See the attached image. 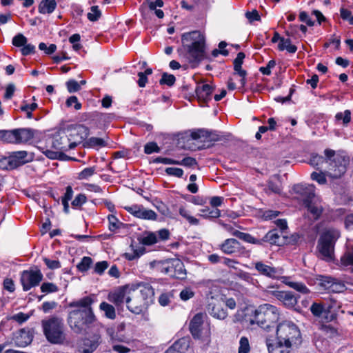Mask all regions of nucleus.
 <instances>
[{
    "label": "nucleus",
    "mask_w": 353,
    "mask_h": 353,
    "mask_svg": "<svg viewBox=\"0 0 353 353\" xmlns=\"http://www.w3.org/2000/svg\"><path fill=\"white\" fill-rule=\"evenodd\" d=\"M93 300L85 296L79 300L70 302L69 307L72 308L68 315L67 322L70 329L77 334H82L96 321L92 304Z\"/></svg>",
    "instance_id": "1"
},
{
    "label": "nucleus",
    "mask_w": 353,
    "mask_h": 353,
    "mask_svg": "<svg viewBox=\"0 0 353 353\" xmlns=\"http://www.w3.org/2000/svg\"><path fill=\"white\" fill-rule=\"evenodd\" d=\"M154 300V290L150 284L143 282L131 284L127 308L132 313L139 314L147 310Z\"/></svg>",
    "instance_id": "2"
},
{
    "label": "nucleus",
    "mask_w": 353,
    "mask_h": 353,
    "mask_svg": "<svg viewBox=\"0 0 353 353\" xmlns=\"http://www.w3.org/2000/svg\"><path fill=\"white\" fill-rule=\"evenodd\" d=\"M43 332L47 341L54 345H63L67 341L64 321L61 317L51 316L42 320Z\"/></svg>",
    "instance_id": "3"
},
{
    "label": "nucleus",
    "mask_w": 353,
    "mask_h": 353,
    "mask_svg": "<svg viewBox=\"0 0 353 353\" xmlns=\"http://www.w3.org/2000/svg\"><path fill=\"white\" fill-rule=\"evenodd\" d=\"M181 39L190 62H199L205 58V37L200 32L183 34Z\"/></svg>",
    "instance_id": "4"
},
{
    "label": "nucleus",
    "mask_w": 353,
    "mask_h": 353,
    "mask_svg": "<svg viewBox=\"0 0 353 353\" xmlns=\"http://www.w3.org/2000/svg\"><path fill=\"white\" fill-rule=\"evenodd\" d=\"M279 316V310L276 306L268 303L262 304L254 311L250 324H256L261 328L268 330L278 321Z\"/></svg>",
    "instance_id": "5"
},
{
    "label": "nucleus",
    "mask_w": 353,
    "mask_h": 353,
    "mask_svg": "<svg viewBox=\"0 0 353 353\" xmlns=\"http://www.w3.org/2000/svg\"><path fill=\"white\" fill-rule=\"evenodd\" d=\"M279 341L286 345L297 346L301 343V335L298 327L292 322L285 321L280 323L276 329Z\"/></svg>",
    "instance_id": "6"
},
{
    "label": "nucleus",
    "mask_w": 353,
    "mask_h": 353,
    "mask_svg": "<svg viewBox=\"0 0 353 353\" xmlns=\"http://www.w3.org/2000/svg\"><path fill=\"white\" fill-rule=\"evenodd\" d=\"M340 237L339 230L333 228L326 230L321 236L319 241V250L326 261H331L333 258L334 245Z\"/></svg>",
    "instance_id": "7"
},
{
    "label": "nucleus",
    "mask_w": 353,
    "mask_h": 353,
    "mask_svg": "<svg viewBox=\"0 0 353 353\" xmlns=\"http://www.w3.org/2000/svg\"><path fill=\"white\" fill-rule=\"evenodd\" d=\"M34 130L30 128H17L0 130V141L14 144L24 143L34 137Z\"/></svg>",
    "instance_id": "8"
},
{
    "label": "nucleus",
    "mask_w": 353,
    "mask_h": 353,
    "mask_svg": "<svg viewBox=\"0 0 353 353\" xmlns=\"http://www.w3.org/2000/svg\"><path fill=\"white\" fill-rule=\"evenodd\" d=\"M158 270L169 276L177 279L186 277V270L183 263L179 259H170L157 263Z\"/></svg>",
    "instance_id": "9"
},
{
    "label": "nucleus",
    "mask_w": 353,
    "mask_h": 353,
    "mask_svg": "<svg viewBox=\"0 0 353 353\" xmlns=\"http://www.w3.org/2000/svg\"><path fill=\"white\" fill-rule=\"evenodd\" d=\"M233 234L239 239L252 244L262 245L264 242H267L272 245H280L282 243L281 241V236L276 229L269 231L261 239H255L251 234L240 231L234 232Z\"/></svg>",
    "instance_id": "10"
},
{
    "label": "nucleus",
    "mask_w": 353,
    "mask_h": 353,
    "mask_svg": "<svg viewBox=\"0 0 353 353\" xmlns=\"http://www.w3.org/2000/svg\"><path fill=\"white\" fill-rule=\"evenodd\" d=\"M348 163V158L337 154L330 162L329 176L334 179L341 177L346 172Z\"/></svg>",
    "instance_id": "11"
},
{
    "label": "nucleus",
    "mask_w": 353,
    "mask_h": 353,
    "mask_svg": "<svg viewBox=\"0 0 353 353\" xmlns=\"http://www.w3.org/2000/svg\"><path fill=\"white\" fill-rule=\"evenodd\" d=\"M43 279V274L39 270H25L21 273V282L25 291L38 285Z\"/></svg>",
    "instance_id": "12"
},
{
    "label": "nucleus",
    "mask_w": 353,
    "mask_h": 353,
    "mask_svg": "<svg viewBox=\"0 0 353 353\" xmlns=\"http://www.w3.org/2000/svg\"><path fill=\"white\" fill-rule=\"evenodd\" d=\"M65 133L74 149L88 137L89 129L85 125H79L68 129Z\"/></svg>",
    "instance_id": "13"
},
{
    "label": "nucleus",
    "mask_w": 353,
    "mask_h": 353,
    "mask_svg": "<svg viewBox=\"0 0 353 353\" xmlns=\"http://www.w3.org/2000/svg\"><path fill=\"white\" fill-rule=\"evenodd\" d=\"M268 293L289 309L294 308L298 303V297L290 291L270 290Z\"/></svg>",
    "instance_id": "14"
},
{
    "label": "nucleus",
    "mask_w": 353,
    "mask_h": 353,
    "mask_svg": "<svg viewBox=\"0 0 353 353\" xmlns=\"http://www.w3.org/2000/svg\"><path fill=\"white\" fill-rule=\"evenodd\" d=\"M134 216L145 220L154 221L157 219V213L152 210L146 209L141 205H132L124 208Z\"/></svg>",
    "instance_id": "15"
},
{
    "label": "nucleus",
    "mask_w": 353,
    "mask_h": 353,
    "mask_svg": "<svg viewBox=\"0 0 353 353\" xmlns=\"http://www.w3.org/2000/svg\"><path fill=\"white\" fill-rule=\"evenodd\" d=\"M131 285H125L116 289L108 294V300L117 306H121L124 302L127 304V298L130 293Z\"/></svg>",
    "instance_id": "16"
},
{
    "label": "nucleus",
    "mask_w": 353,
    "mask_h": 353,
    "mask_svg": "<svg viewBox=\"0 0 353 353\" xmlns=\"http://www.w3.org/2000/svg\"><path fill=\"white\" fill-rule=\"evenodd\" d=\"M208 313L219 320H224L228 316L227 311L223 308L220 299L211 297L207 306Z\"/></svg>",
    "instance_id": "17"
},
{
    "label": "nucleus",
    "mask_w": 353,
    "mask_h": 353,
    "mask_svg": "<svg viewBox=\"0 0 353 353\" xmlns=\"http://www.w3.org/2000/svg\"><path fill=\"white\" fill-rule=\"evenodd\" d=\"M208 318L205 313H198L194 316L190 322V331L194 339L201 336L203 326L205 320Z\"/></svg>",
    "instance_id": "18"
},
{
    "label": "nucleus",
    "mask_w": 353,
    "mask_h": 353,
    "mask_svg": "<svg viewBox=\"0 0 353 353\" xmlns=\"http://www.w3.org/2000/svg\"><path fill=\"white\" fill-rule=\"evenodd\" d=\"M65 132H60L54 135L52 139V147L59 152L68 151L73 149Z\"/></svg>",
    "instance_id": "19"
},
{
    "label": "nucleus",
    "mask_w": 353,
    "mask_h": 353,
    "mask_svg": "<svg viewBox=\"0 0 353 353\" xmlns=\"http://www.w3.org/2000/svg\"><path fill=\"white\" fill-rule=\"evenodd\" d=\"M221 250L226 254L240 253L242 249L241 243L235 239H228L220 245Z\"/></svg>",
    "instance_id": "20"
},
{
    "label": "nucleus",
    "mask_w": 353,
    "mask_h": 353,
    "mask_svg": "<svg viewBox=\"0 0 353 353\" xmlns=\"http://www.w3.org/2000/svg\"><path fill=\"white\" fill-rule=\"evenodd\" d=\"M321 281V284L332 292L340 293L346 289L345 284L342 281L334 278L324 277Z\"/></svg>",
    "instance_id": "21"
},
{
    "label": "nucleus",
    "mask_w": 353,
    "mask_h": 353,
    "mask_svg": "<svg viewBox=\"0 0 353 353\" xmlns=\"http://www.w3.org/2000/svg\"><path fill=\"white\" fill-rule=\"evenodd\" d=\"M296 193L301 194L303 197V204L305 201L310 202L316 201L315 198V187L314 185H296L294 187Z\"/></svg>",
    "instance_id": "22"
},
{
    "label": "nucleus",
    "mask_w": 353,
    "mask_h": 353,
    "mask_svg": "<svg viewBox=\"0 0 353 353\" xmlns=\"http://www.w3.org/2000/svg\"><path fill=\"white\" fill-rule=\"evenodd\" d=\"M303 205L307 209V212L311 214L314 220L319 219L323 211L322 205L317 200L312 202L306 201Z\"/></svg>",
    "instance_id": "23"
},
{
    "label": "nucleus",
    "mask_w": 353,
    "mask_h": 353,
    "mask_svg": "<svg viewBox=\"0 0 353 353\" xmlns=\"http://www.w3.org/2000/svg\"><path fill=\"white\" fill-rule=\"evenodd\" d=\"M256 271L261 275L274 279L276 277L278 271L276 268L263 263L262 261L254 263Z\"/></svg>",
    "instance_id": "24"
},
{
    "label": "nucleus",
    "mask_w": 353,
    "mask_h": 353,
    "mask_svg": "<svg viewBox=\"0 0 353 353\" xmlns=\"http://www.w3.org/2000/svg\"><path fill=\"white\" fill-rule=\"evenodd\" d=\"M214 90V88L209 84H203L197 85L195 92L199 101L207 102L210 99Z\"/></svg>",
    "instance_id": "25"
},
{
    "label": "nucleus",
    "mask_w": 353,
    "mask_h": 353,
    "mask_svg": "<svg viewBox=\"0 0 353 353\" xmlns=\"http://www.w3.org/2000/svg\"><path fill=\"white\" fill-rule=\"evenodd\" d=\"M272 342V339H266V345L270 353H290L289 349L292 347L291 345H286L279 341L275 343Z\"/></svg>",
    "instance_id": "26"
},
{
    "label": "nucleus",
    "mask_w": 353,
    "mask_h": 353,
    "mask_svg": "<svg viewBox=\"0 0 353 353\" xmlns=\"http://www.w3.org/2000/svg\"><path fill=\"white\" fill-rule=\"evenodd\" d=\"M32 336L29 332L21 330L14 339V343L18 347H26L31 343Z\"/></svg>",
    "instance_id": "27"
},
{
    "label": "nucleus",
    "mask_w": 353,
    "mask_h": 353,
    "mask_svg": "<svg viewBox=\"0 0 353 353\" xmlns=\"http://www.w3.org/2000/svg\"><path fill=\"white\" fill-rule=\"evenodd\" d=\"M281 281L283 283L287 285L290 288L295 290L296 291L306 294L310 293V290L307 288V286L301 282L291 281H290V278L287 276H282L281 278Z\"/></svg>",
    "instance_id": "28"
},
{
    "label": "nucleus",
    "mask_w": 353,
    "mask_h": 353,
    "mask_svg": "<svg viewBox=\"0 0 353 353\" xmlns=\"http://www.w3.org/2000/svg\"><path fill=\"white\" fill-rule=\"evenodd\" d=\"M28 152L24 150L13 152L10 156L11 161H14L16 164L14 165V168L19 167L29 161V159H27ZM31 159H30V161Z\"/></svg>",
    "instance_id": "29"
},
{
    "label": "nucleus",
    "mask_w": 353,
    "mask_h": 353,
    "mask_svg": "<svg viewBox=\"0 0 353 353\" xmlns=\"http://www.w3.org/2000/svg\"><path fill=\"white\" fill-rule=\"evenodd\" d=\"M188 347L185 339H181L176 341L174 344L170 346L165 353H185Z\"/></svg>",
    "instance_id": "30"
},
{
    "label": "nucleus",
    "mask_w": 353,
    "mask_h": 353,
    "mask_svg": "<svg viewBox=\"0 0 353 353\" xmlns=\"http://www.w3.org/2000/svg\"><path fill=\"white\" fill-rule=\"evenodd\" d=\"M57 7L55 0H41L39 5V12L41 14H50Z\"/></svg>",
    "instance_id": "31"
},
{
    "label": "nucleus",
    "mask_w": 353,
    "mask_h": 353,
    "mask_svg": "<svg viewBox=\"0 0 353 353\" xmlns=\"http://www.w3.org/2000/svg\"><path fill=\"white\" fill-rule=\"evenodd\" d=\"M278 49L280 51L286 50L288 52L293 54L296 52L297 47L292 44L290 39L283 37L282 39H281V42L279 43Z\"/></svg>",
    "instance_id": "32"
},
{
    "label": "nucleus",
    "mask_w": 353,
    "mask_h": 353,
    "mask_svg": "<svg viewBox=\"0 0 353 353\" xmlns=\"http://www.w3.org/2000/svg\"><path fill=\"white\" fill-rule=\"evenodd\" d=\"M42 153L44 154L48 158L50 159H61V160H68L72 159V158L68 157L65 155L63 152L52 151L49 149H42Z\"/></svg>",
    "instance_id": "33"
},
{
    "label": "nucleus",
    "mask_w": 353,
    "mask_h": 353,
    "mask_svg": "<svg viewBox=\"0 0 353 353\" xmlns=\"http://www.w3.org/2000/svg\"><path fill=\"white\" fill-rule=\"evenodd\" d=\"M99 309L104 312L105 317L110 319H114L116 318V311L114 306L106 303L102 302L99 305Z\"/></svg>",
    "instance_id": "34"
},
{
    "label": "nucleus",
    "mask_w": 353,
    "mask_h": 353,
    "mask_svg": "<svg viewBox=\"0 0 353 353\" xmlns=\"http://www.w3.org/2000/svg\"><path fill=\"white\" fill-rule=\"evenodd\" d=\"M200 212V215L205 219L218 218L221 216V211L217 208L210 209L209 207H205L201 209Z\"/></svg>",
    "instance_id": "35"
},
{
    "label": "nucleus",
    "mask_w": 353,
    "mask_h": 353,
    "mask_svg": "<svg viewBox=\"0 0 353 353\" xmlns=\"http://www.w3.org/2000/svg\"><path fill=\"white\" fill-rule=\"evenodd\" d=\"M179 214L185 219L190 225H198L199 224V220L192 216L189 210L185 209L184 207H180L179 209Z\"/></svg>",
    "instance_id": "36"
},
{
    "label": "nucleus",
    "mask_w": 353,
    "mask_h": 353,
    "mask_svg": "<svg viewBox=\"0 0 353 353\" xmlns=\"http://www.w3.org/2000/svg\"><path fill=\"white\" fill-rule=\"evenodd\" d=\"M268 188L272 192L279 194L281 192V184L279 177L274 176L270 179L268 183Z\"/></svg>",
    "instance_id": "37"
},
{
    "label": "nucleus",
    "mask_w": 353,
    "mask_h": 353,
    "mask_svg": "<svg viewBox=\"0 0 353 353\" xmlns=\"http://www.w3.org/2000/svg\"><path fill=\"white\" fill-rule=\"evenodd\" d=\"M85 144L90 148H102L106 145V142L101 138L99 137H90L88 139Z\"/></svg>",
    "instance_id": "38"
},
{
    "label": "nucleus",
    "mask_w": 353,
    "mask_h": 353,
    "mask_svg": "<svg viewBox=\"0 0 353 353\" xmlns=\"http://www.w3.org/2000/svg\"><path fill=\"white\" fill-rule=\"evenodd\" d=\"M92 263V259L89 256H84L82 258L80 263L77 265L79 271L81 272H86L90 268Z\"/></svg>",
    "instance_id": "39"
},
{
    "label": "nucleus",
    "mask_w": 353,
    "mask_h": 353,
    "mask_svg": "<svg viewBox=\"0 0 353 353\" xmlns=\"http://www.w3.org/2000/svg\"><path fill=\"white\" fill-rule=\"evenodd\" d=\"M95 173L96 168L94 166L85 168L78 174L77 178L79 180H86L94 175Z\"/></svg>",
    "instance_id": "40"
},
{
    "label": "nucleus",
    "mask_w": 353,
    "mask_h": 353,
    "mask_svg": "<svg viewBox=\"0 0 353 353\" xmlns=\"http://www.w3.org/2000/svg\"><path fill=\"white\" fill-rule=\"evenodd\" d=\"M101 16V12L97 6H93L90 8V12L88 13V19L90 21H97Z\"/></svg>",
    "instance_id": "41"
},
{
    "label": "nucleus",
    "mask_w": 353,
    "mask_h": 353,
    "mask_svg": "<svg viewBox=\"0 0 353 353\" xmlns=\"http://www.w3.org/2000/svg\"><path fill=\"white\" fill-rule=\"evenodd\" d=\"M176 81V78L173 74H168L167 72H163L162 74L161 79L159 81L161 85H167L168 86H172L174 84Z\"/></svg>",
    "instance_id": "42"
},
{
    "label": "nucleus",
    "mask_w": 353,
    "mask_h": 353,
    "mask_svg": "<svg viewBox=\"0 0 353 353\" xmlns=\"http://www.w3.org/2000/svg\"><path fill=\"white\" fill-rule=\"evenodd\" d=\"M335 118L337 121L342 120L343 124L344 125H347L351 121V112L349 110H346L343 112H338L336 114Z\"/></svg>",
    "instance_id": "43"
},
{
    "label": "nucleus",
    "mask_w": 353,
    "mask_h": 353,
    "mask_svg": "<svg viewBox=\"0 0 353 353\" xmlns=\"http://www.w3.org/2000/svg\"><path fill=\"white\" fill-rule=\"evenodd\" d=\"M250 351L249 340L245 336H242L239 341L238 353H248Z\"/></svg>",
    "instance_id": "44"
},
{
    "label": "nucleus",
    "mask_w": 353,
    "mask_h": 353,
    "mask_svg": "<svg viewBox=\"0 0 353 353\" xmlns=\"http://www.w3.org/2000/svg\"><path fill=\"white\" fill-rule=\"evenodd\" d=\"M311 312L314 316L320 317L325 312V307L320 303H314L310 307Z\"/></svg>",
    "instance_id": "45"
},
{
    "label": "nucleus",
    "mask_w": 353,
    "mask_h": 353,
    "mask_svg": "<svg viewBox=\"0 0 353 353\" xmlns=\"http://www.w3.org/2000/svg\"><path fill=\"white\" fill-rule=\"evenodd\" d=\"M41 290L42 292L48 294L56 292L59 290V288L55 284L52 283L45 282L43 283L41 285Z\"/></svg>",
    "instance_id": "46"
},
{
    "label": "nucleus",
    "mask_w": 353,
    "mask_h": 353,
    "mask_svg": "<svg viewBox=\"0 0 353 353\" xmlns=\"http://www.w3.org/2000/svg\"><path fill=\"white\" fill-rule=\"evenodd\" d=\"M12 43L16 47H23L27 43V38L23 34L19 33L13 37Z\"/></svg>",
    "instance_id": "47"
},
{
    "label": "nucleus",
    "mask_w": 353,
    "mask_h": 353,
    "mask_svg": "<svg viewBox=\"0 0 353 353\" xmlns=\"http://www.w3.org/2000/svg\"><path fill=\"white\" fill-rule=\"evenodd\" d=\"M15 165L14 161H11L10 157L0 159V169L12 170L14 169Z\"/></svg>",
    "instance_id": "48"
},
{
    "label": "nucleus",
    "mask_w": 353,
    "mask_h": 353,
    "mask_svg": "<svg viewBox=\"0 0 353 353\" xmlns=\"http://www.w3.org/2000/svg\"><path fill=\"white\" fill-rule=\"evenodd\" d=\"M325 161V159L319 154H312L310 159V164L319 169L320 165Z\"/></svg>",
    "instance_id": "49"
},
{
    "label": "nucleus",
    "mask_w": 353,
    "mask_h": 353,
    "mask_svg": "<svg viewBox=\"0 0 353 353\" xmlns=\"http://www.w3.org/2000/svg\"><path fill=\"white\" fill-rule=\"evenodd\" d=\"M241 65H234V70L235 71L234 74H237L241 77L240 83L241 86L243 87L246 82L245 77L247 75V72L242 69Z\"/></svg>",
    "instance_id": "50"
},
{
    "label": "nucleus",
    "mask_w": 353,
    "mask_h": 353,
    "mask_svg": "<svg viewBox=\"0 0 353 353\" xmlns=\"http://www.w3.org/2000/svg\"><path fill=\"white\" fill-rule=\"evenodd\" d=\"M108 219L109 221V229L110 231L114 232L120 228L121 223L119 221L115 216L109 215Z\"/></svg>",
    "instance_id": "51"
},
{
    "label": "nucleus",
    "mask_w": 353,
    "mask_h": 353,
    "mask_svg": "<svg viewBox=\"0 0 353 353\" xmlns=\"http://www.w3.org/2000/svg\"><path fill=\"white\" fill-rule=\"evenodd\" d=\"M141 242L146 245H150L157 242V236L154 233H150L142 238Z\"/></svg>",
    "instance_id": "52"
},
{
    "label": "nucleus",
    "mask_w": 353,
    "mask_h": 353,
    "mask_svg": "<svg viewBox=\"0 0 353 353\" xmlns=\"http://www.w3.org/2000/svg\"><path fill=\"white\" fill-rule=\"evenodd\" d=\"M311 179L313 181H316L321 185L325 184L327 183V179L325 178V174L323 172H314L311 174Z\"/></svg>",
    "instance_id": "53"
},
{
    "label": "nucleus",
    "mask_w": 353,
    "mask_h": 353,
    "mask_svg": "<svg viewBox=\"0 0 353 353\" xmlns=\"http://www.w3.org/2000/svg\"><path fill=\"white\" fill-rule=\"evenodd\" d=\"M159 147L154 142L148 143L144 147V152L148 154H150L153 152H159Z\"/></svg>",
    "instance_id": "54"
},
{
    "label": "nucleus",
    "mask_w": 353,
    "mask_h": 353,
    "mask_svg": "<svg viewBox=\"0 0 353 353\" xmlns=\"http://www.w3.org/2000/svg\"><path fill=\"white\" fill-rule=\"evenodd\" d=\"M66 87L70 93L77 92L81 89L80 84L75 80H70L67 81Z\"/></svg>",
    "instance_id": "55"
},
{
    "label": "nucleus",
    "mask_w": 353,
    "mask_h": 353,
    "mask_svg": "<svg viewBox=\"0 0 353 353\" xmlns=\"http://www.w3.org/2000/svg\"><path fill=\"white\" fill-rule=\"evenodd\" d=\"M180 298L183 301H188L194 296V292L190 288H185L180 292Z\"/></svg>",
    "instance_id": "56"
},
{
    "label": "nucleus",
    "mask_w": 353,
    "mask_h": 353,
    "mask_svg": "<svg viewBox=\"0 0 353 353\" xmlns=\"http://www.w3.org/2000/svg\"><path fill=\"white\" fill-rule=\"evenodd\" d=\"M43 261L46 266L51 270L58 269L61 268V263L58 260H50L48 258L44 257Z\"/></svg>",
    "instance_id": "57"
},
{
    "label": "nucleus",
    "mask_w": 353,
    "mask_h": 353,
    "mask_svg": "<svg viewBox=\"0 0 353 353\" xmlns=\"http://www.w3.org/2000/svg\"><path fill=\"white\" fill-rule=\"evenodd\" d=\"M39 50L44 51L46 54H51L56 51L57 46L55 44H50L48 47H47L46 43H40L39 45Z\"/></svg>",
    "instance_id": "58"
},
{
    "label": "nucleus",
    "mask_w": 353,
    "mask_h": 353,
    "mask_svg": "<svg viewBox=\"0 0 353 353\" xmlns=\"http://www.w3.org/2000/svg\"><path fill=\"white\" fill-rule=\"evenodd\" d=\"M108 267V263L105 261L97 262L94 265V272L98 274H101L103 273L105 270H106Z\"/></svg>",
    "instance_id": "59"
},
{
    "label": "nucleus",
    "mask_w": 353,
    "mask_h": 353,
    "mask_svg": "<svg viewBox=\"0 0 353 353\" xmlns=\"http://www.w3.org/2000/svg\"><path fill=\"white\" fill-rule=\"evenodd\" d=\"M165 172L169 175L176 177H181L183 174V170L179 168H167L165 169Z\"/></svg>",
    "instance_id": "60"
},
{
    "label": "nucleus",
    "mask_w": 353,
    "mask_h": 353,
    "mask_svg": "<svg viewBox=\"0 0 353 353\" xmlns=\"http://www.w3.org/2000/svg\"><path fill=\"white\" fill-rule=\"evenodd\" d=\"M74 105V109L78 110L81 108V104L78 101V99L75 96L70 97L66 101V105L68 107H70L72 105Z\"/></svg>",
    "instance_id": "61"
},
{
    "label": "nucleus",
    "mask_w": 353,
    "mask_h": 353,
    "mask_svg": "<svg viewBox=\"0 0 353 353\" xmlns=\"http://www.w3.org/2000/svg\"><path fill=\"white\" fill-rule=\"evenodd\" d=\"M177 165H182L187 167H192L197 165L196 160L192 157H185L182 161H179Z\"/></svg>",
    "instance_id": "62"
},
{
    "label": "nucleus",
    "mask_w": 353,
    "mask_h": 353,
    "mask_svg": "<svg viewBox=\"0 0 353 353\" xmlns=\"http://www.w3.org/2000/svg\"><path fill=\"white\" fill-rule=\"evenodd\" d=\"M86 201V196L83 194H78L72 202L73 207H79Z\"/></svg>",
    "instance_id": "63"
},
{
    "label": "nucleus",
    "mask_w": 353,
    "mask_h": 353,
    "mask_svg": "<svg viewBox=\"0 0 353 353\" xmlns=\"http://www.w3.org/2000/svg\"><path fill=\"white\" fill-rule=\"evenodd\" d=\"M341 17L344 20H347L351 25H353V16H351V12L347 9H341Z\"/></svg>",
    "instance_id": "64"
}]
</instances>
